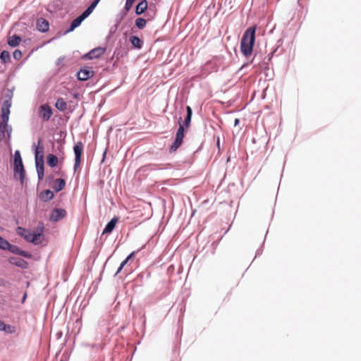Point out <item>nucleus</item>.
<instances>
[{
  "label": "nucleus",
  "mask_w": 361,
  "mask_h": 361,
  "mask_svg": "<svg viewBox=\"0 0 361 361\" xmlns=\"http://www.w3.org/2000/svg\"><path fill=\"white\" fill-rule=\"evenodd\" d=\"M257 26L249 27L243 34L240 39V49L241 54L246 58L250 57L254 51L256 39Z\"/></svg>",
  "instance_id": "f257e3e1"
},
{
  "label": "nucleus",
  "mask_w": 361,
  "mask_h": 361,
  "mask_svg": "<svg viewBox=\"0 0 361 361\" xmlns=\"http://www.w3.org/2000/svg\"><path fill=\"white\" fill-rule=\"evenodd\" d=\"M17 233L27 242L32 243L35 245L40 243V241H38V238L42 235L41 233L32 232L31 231L21 226H18L17 228Z\"/></svg>",
  "instance_id": "f03ea898"
},
{
  "label": "nucleus",
  "mask_w": 361,
  "mask_h": 361,
  "mask_svg": "<svg viewBox=\"0 0 361 361\" xmlns=\"http://www.w3.org/2000/svg\"><path fill=\"white\" fill-rule=\"evenodd\" d=\"M184 137V126L183 124L181 123V118L179 121V126L178 128V130L176 132V139L174 142L172 143V145L170 147V152H175L182 144L183 139Z\"/></svg>",
  "instance_id": "7ed1b4c3"
},
{
  "label": "nucleus",
  "mask_w": 361,
  "mask_h": 361,
  "mask_svg": "<svg viewBox=\"0 0 361 361\" xmlns=\"http://www.w3.org/2000/svg\"><path fill=\"white\" fill-rule=\"evenodd\" d=\"M82 150H83L82 143L81 142H78L73 148V151H74V154H75V163H74V166H73L74 171H76V170L78 169V168L80 164V159H81Z\"/></svg>",
  "instance_id": "20e7f679"
},
{
  "label": "nucleus",
  "mask_w": 361,
  "mask_h": 361,
  "mask_svg": "<svg viewBox=\"0 0 361 361\" xmlns=\"http://www.w3.org/2000/svg\"><path fill=\"white\" fill-rule=\"evenodd\" d=\"M94 75V71L91 67L85 66L81 68L77 73L78 79L80 81H85Z\"/></svg>",
  "instance_id": "39448f33"
},
{
  "label": "nucleus",
  "mask_w": 361,
  "mask_h": 361,
  "mask_svg": "<svg viewBox=\"0 0 361 361\" xmlns=\"http://www.w3.org/2000/svg\"><path fill=\"white\" fill-rule=\"evenodd\" d=\"M12 128L8 125L0 124V141L7 140L10 141L11 138Z\"/></svg>",
  "instance_id": "423d86ee"
},
{
  "label": "nucleus",
  "mask_w": 361,
  "mask_h": 361,
  "mask_svg": "<svg viewBox=\"0 0 361 361\" xmlns=\"http://www.w3.org/2000/svg\"><path fill=\"white\" fill-rule=\"evenodd\" d=\"M106 51V49L103 47H97L91 51H90L88 53H87L83 57L87 58L90 60L98 59L102 55H103Z\"/></svg>",
  "instance_id": "0eeeda50"
},
{
  "label": "nucleus",
  "mask_w": 361,
  "mask_h": 361,
  "mask_svg": "<svg viewBox=\"0 0 361 361\" xmlns=\"http://www.w3.org/2000/svg\"><path fill=\"white\" fill-rule=\"evenodd\" d=\"M14 88L8 89L4 96V101L1 109L10 110L12 105Z\"/></svg>",
  "instance_id": "6e6552de"
},
{
  "label": "nucleus",
  "mask_w": 361,
  "mask_h": 361,
  "mask_svg": "<svg viewBox=\"0 0 361 361\" xmlns=\"http://www.w3.org/2000/svg\"><path fill=\"white\" fill-rule=\"evenodd\" d=\"M13 173L15 178H17L18 176L19 180L20 183L23 185L25 181V173L23 164H14L13 165Z\"/></svg>",
  "instance_id": "1a4fd4ad"
},
{
  "label": "nucleus",
  "mask_w": 361,
  "mask_h": 361,
  "mask_svg": "<svg viewBox=\"0 0 361 361\" xmlns=\"http://www.w3.org/2000/svg\"><path fill=\"white\" fill-rule=\"evenodd\" d=\"M40 114L42 118L47 121L51 117L53 111L51 108L48 104H45L40 106Z\"/></svg>",
  "instance_id": "9d476101"
},
{
  "label": "nucleus",
  "mask_w": 361,
  "mask_h": 361,
  "mask_svg": "<svg viewBox=\"0 0 361 361\" xmlns=\"http://www.w3.org/2000/svg\"><path fill=\"white\" fill-rule=\"evenodd\" d=\"M66 211L63 209H56L50 214V221L56 222L65 217Z\"/></svg>",
  "instance_id": "9b49d317"
},
{
  "label": "nucleus",
  "mask_w": 361,
  "mask_h": 361,
  "mask_svg": "<svg viewBox=\"0 0 361 361\" xmlns=\"http://www.w3.org/2000/svg\"><path fill=\"white\" fill-rule=\"evenodd\" d=\"M8 262L10 264L22 269H27L28 267V263L23 259L19 257H10Z\"/></svg>",
  "instance_id": "f8f14e48"
},
{
  "label": "nucleus",
  "mask_w": 361,
  "mask_h": 361,
  "mask_svg": "<svg viewBox=\"0 0 361 361\" xmlns=\"http://www.w3.org/2000/svg\"><path fill=\"white\" fill-rule=\"evenodd\" d=\"M37 28L39 32H42V33L47 32L49 28V23L44 18H39L37 20Z\"/></svg>",
  "instance_id": "ddd939ff"
},
{
  "label": "nucleus",
  "mask_w": 361,
  "mask_h": 361,
  "mask_svg": "<svg viewBox=\"0 0 361 361\" xmlns=\"http://www.w3.org/2000/svg\"><path fill=\"white\" fill-rule=\"evenodd\" d=\"M11 252L18 255L20 256L26 257V258H30L31 254L28 252L20 250L18 246L16 245H9V247L8 249Z\"/></svg>",
  "instance_id": "4468645a"
},
{
  "label": "nucleus",
  "mask_w": 361,
  "mask_h": 361,
  "mask_svg": "<svg viewBox=\"0 0 361 361\" xmlns=\"http://www.w3.org/2000/svg\"><path fill=\"white\" fill-rule=\"evenodd\" d=\"M118 221V218L116 216H114L113 219H111V220L107 223L105 228H104L102 234L111 233L114 229Z\"/></svg>",
  "instance_id": "2eb2a0df"
},
{
  "label": "nucleus",
  "mask_w": 361,
  "mask_h": 361,
  "mask_svg": "<svg viewBox=\"0 0 361 361\" xmlns=\"http://www.w3.org/2000/svg\"><path fill=\"white\" fill-rule=\"evenodd\" d=\"M83 20H85V19L80 15L78 16L71 22V25L69 28L66 30V33H68L73 31L75 28L80 25Z\"/></svg>",
  "instance_id": "dca6fc26"
},
{
  "label": "nucleus",
  "mask_w": 361,
  "mask_h": 361,
  "mask_svg": "<svg viewBox=\"0 0 361 361\" xmlns=\"http://www.w3.org/2000/svg\"><path fill=\"white\" fill-rule=\"evenodd\" d=\"M66 182L63 178H57L54 180L53 189L56 192H60L65 187Z\"/></svg>",
  "instance_id": "f3484780"
},
{
  "label": "nucleus",
  "mask_w": 361,
  "mask_h": 361,
  "mask_svg": "<svg viewBox=\"0 0 361 361\" xmlns=\"http://www.w3.org/2000/svg\"><path fill=\"white\" fill-rule=\"evenodd\" d=\"M147 9V0H142L140 2L135 8L136 15L142 14Z\"/></svg>",
  "instance_id": "a211bd4d"
},
{
  "label": "nucleus",
  "mask_w": 361,
  "mask_h": 361,
  "mask_svg": "<svg viewBox=\"0 0 361 361\" xmlns=\"http://www.w3.org/2000/svg\"><path fill=\"white\" fill-rule=\"evenodd\" d=\"M54 197V193L50 190H46L39 195V198L44 202H49Z\"/></svg>",
  "instance_id": "6ab92c4d"
},
{
  "label": "nucleus",
  "mask_w": 361,
  "mask_h": 361,
  "mask_svg": "<svg viewBox=\"0 0 361 361\" xmlns=\"http://www.w3.org/2000/svg\"><path fill=\"white\" fill-rule=\"evenodd\" d=\"M21 42V37L18 35H13L8 39V44L11 47H16Z\"/></svg>",
  "instance_id": "aec40b11"
},
{
  "label": "nucleus",
  "mask_w": 361,
  "mask_h": 361,
  "mask_svg": "<svg viewBox=\"0 0 361 361\" xmlns=\"http://www.w3.org/2000/svg\"><path fill=\"white\" fill-rule=\"evenodd\" d=\"M43 147H41V150H38V146L36 147L35 152V165H38L44 164L43 161V154H42Z\"/></svg>",
  "instance_id": "412c9836"
},
{
  "label": "nucleus",
  "mask_w": 361,
  "mask_h": 361,
  "mask_svg": "<svg viewBox=\"0 0 361 361\" xmlns=\"http://www.w3.org/2000/svg\"><path fill=\"white\" fill-rule=\"evenodd\" d=\"M130 42L131 44L137 49H140L142 47V40L137 36H132L130 38Z\"/></svg>",
  "instance_id": "4be33fe9"
},
{
  "label": "nucleus",
  "mask_w": 361,
  "mask_h": 361,
  "mask_svg": "<svg viewBox=\"0 0 361 361\" xmlns=\"http://www.w3.org/2000/svg\"><path fill=\"white\" fill-rule=\"evenodd\" d=\"M57 163H58V157L56 155L49 154L47 156V164L50 167H51V168L55 167L57 165Z\"/></svg>",
  "instance_id": "5701e85b"
},
{
  "label": "nucleus",
  "mask_w": 361,
  "mask_h": 361,
  "mask_svg": "<svg viewBox=\"0 0 361 361\" xmlns=\"http://www.w3.org/2000/svg\"><path fill=\"white\" fill-rule=\"evenodd\" d=\"M55 106L58 110L63 111L66 109L67 104L63 99L59 98L56 102Z\"/></svg>",
  "instance_id": "b1692460"
},
{
  "label": "nucleus",
  "mask_w": 361,
  "mask_h": 361,
  "mask_svg": "<svg viewBox=\"0 0 361 361\" xmlns=\"http://www.w3.org/2000/svg\"><path fill=\"white\" fill-rule=\"evenodd\" d=\"M9 114L10 110L1 109L2 121L0 123V124H3L4 126L8 125V122L9 120Z\"/></svg>",
  "instance_id": "393cba45"
},
{
  "label": "nucleus",
  "mask_w": 361,
  "mask_h": 361,
  "mask_svg": "<svg viewBox=\"0 0 361 361\" xmlns=\"http://www.w3.org/2000/svg\"><path fill=\"white\" fill-rule=\"evenodd\" d=\"M35 167H36L38 180H43L44 172V164L41 163L40 164L35 165Z\"/></svg>",
  "instance_id": "a878e982"
},
{
  "label": "nucleus",
  "mask_w": 361,
  "mask_h": 361,
  "mask_svg": "<svg viewBox=\"0 0 361 361\" xmlns=\"http://www.w3.org/2000/svg\"><path fill=\"white\" fill-rule=\"evenodd\" d=\"M186 112H187V114H186V117L185 118V125L186 126H189V125L191 122L192 116V110L190 106H186Z\"/></svg>",
  "instance_id": "bb28decb"
},
{
  "label": "nucleus",
  "mask_w": 361,
  "mask_h": 361,
  "mask_svg": "<svg viewBox=\"0 0 361 361\" xmlns=\"http://www.w3.org/2000/svg\"><path fill=\"white\" fill-rule=\"evenodd\" d=\"M0 59L3 63H8L11 60V55L8 51L4 50L0 54Z\"/></svg>",
  "instance_id": "cd10ccee"
},
{
  "label": "nucleus",
  "mask_w": 361,
  "mask_h": 361,
  "mask_svg": "<svg viewBox=\"0 0 361 361\" xmlns=\"http://www.w3.org/2000/svg\"><path fill=\"white\" fill-rule=\"evenodd\" d=\"M0 331L12 334L15 330L13 326H11L10 325H5L4 322L0 321Z\"/></svg>",
  "instance_id": "c85d7f7f"
},
{
  "label": "nucleus",
  "mask_w": 361,
  "mask_h": 361,
  "mask_svg": "<svg viewBox=\"0 0 361 361\" xmlns=\"http://www.w3.org/2000/svg\"><path fill=\"white\" fill-rule=\"evenodd\" d=\"M146 23H147L146 20L142 18H138L135 20V25H136L137 27L139 28L140 30L145 28V27L146 26Z\"/></svg>",
  "instance_id": "c756f323"
},
{
  "label": "nucleus",
  "mask_w": 361,
  "mask_h": 361,
  "mask_svg": "<svg viewBox=\"0 0 361 361\" xmlns=\"http://www.w3.org/2000/svg\"><path fill=\"white\" fill-rule=\"evenodd\" d=\"M14 164H23L20 152L19 150H16L14 153L13 165Z\"/></svg>",
  "instance_id": "7c9ffc66"
},
{
  "label": "nucleus",
  "mask_w": 361,
  "mask_h": 361,
  "mask_svg": "<svg viewBox=\"0 0 361 361\" xmlns=\"http://www.w3.org/2000/svg\"><path fill=\"white\" fill-rule=\"evenodd\" d=\"M94 9V8L93 6L90 5L86 8V10L82 14H80V16L85 20L92 13Z\"/></svg>",
  "instance_id": "2f4dec72"
},
{
  "label": "nucleus",
  "mask_w": 361,
  "mask_h": 361,
  "mask_svg": "<svg viewBox=\"0 0 361 361\" xmlns=\"http://www.w3.org/2000/svg\"><path fill=\"white\" fill-rule=\"evenodd\" d=\"M9 245L10 243L6 240L0 236V249L8 250Z\"/></svg>",
  "instance_id": "473e14b6"
},
{
  "label": "nucleus",
  "mask_w": 361,
  "mask_h": 361,
  "mask_svg": "<svg viewBox=\"0 0 361 361\" xmlns=\"http://www.w3.org/2000/svg\"><path fill=\"white\" fill-rule=\"evenodd\" d=\"M9 245L10 243L6 240L0 236V249L8 250Z\"/></svg>",
  "instance_id": "72a5a7b5"
},
{
  "label": "nucleus",
  "mask_w": 361,
  "mask_h": 361,
  "mask_svg": "<svg viewBox=\"0 0 361 361\" xmlns=\"http://www.w3.org/2000/svg\"><path fill=\"white\" fill-rule=\"evenodd\" d=\"M271 57H272L271 56L268 55L267 56V61H263L261 64V67H262V68L264 69V72H266L267 71H269V61H271Z\"/></svg>",
  "instance_id": "f704fd0d"
},
{
  "label": "nucleus",
  "mask_w": 361,
  "mask_h": 361,
  "mask_svg": "<svg viewBox=\"0 0 361 361\" xmlns=\"http://www.w3.org/2000/svg\"><path fill=\"white\" fill-rule=\"evenodd\" d=\"M257 54L255 53L254 56L252 57V59L250 60V61H248L247 62H245L240 67V70H243L245 67H246L247 66H248L249 64L252 63H254L255 61L257 59Z\"/></svg>",
  "instance_id": "c9c22d12"
},
{
  "label": "nucleus",
  "mask_w": 361,
  "mask_h": 361,
  "mask_svg": "<svg viewBox=\"0 0 361 361\" xmlns=\"http://www.w3.org/2000/svg\"><path fill=\"white\" fill-rule=\"evenodd\" d=\"M13 56L16 60H18L22 57V52L19 49H16L13 53Z\"/></svg>",
  "instance_id": "e433bc0d"
},
{
  "label": "nucleus",
  "mask_w": 361,
  "mask_h": 361,
  "mask_svg": "<svg viewBox=\"0 0 361 361\" xmlns=\"http://www.w3.org/2000/svg\"><path fill=\"white\" fill-rule=\"evenodd\" d=\"M135 0H126L125 9L129 11Z\"/></svg>",
  "instance_id": "4c0bfd02"
},
{
  "label": "nucleus",
  "mask_w": 361,
  "mask_h": 361,
  "mask_svg": "<svg viewBox=\"0 0 361 361\" xmlns=\"http://www.w3.org/2000/svg\"><path fill=\"white\" fill-rule=\"evenodd\" d=\"M227 94L228 96L234 95V96H238V92H235L234 89H229L227 90Z\"/></svg>",
  "instance_id": "58836bf2"
},
{
  "label": "nucleus",
  "mask_w": 361,
  "mask_h": 361,
  "mask_svg": "<svg viewBox=\"0 0 361 361\" xmlns=\"http://www.w3.org/2000/svg\"><path fill=\"white\" fill-rule=\"evenodd\" d=\"M264 238H266V235L264 236ZM264 240H265V239H264ZM263 243H264V241H263ZM262 245H264V244H262ZM262 246L263 245H262L259 248H258L257 250L255 258H256L257 256H259V255H262Z\"/></svg>",
  "instance_id": "ea45409f"
},
{
  "label": "nucleus",
  "mask_w": 361,
  "mask_h": 361,
  "mask_svg": "<svg viewBox=\"0 0 361 361\" xmlns=\"http://www.w3.org/2000/svg\"><path fill=\"white\" fill-rule=\"evenodd\" d=\"M264 75H265L266 80H271L273 79V73L269 74L268 72H264Z\"/></svg>",
  "instance_id": "a19ab883"
},
{
  "label": "nucleus",
  "mask_w": 361,
  "mask_h": 361,
  "mask_svg": "<svg viewBox=\"0 0 361 361\" xmlns=\"http://www.w3.org/2000/svg\"><path fill=\"white\" fill-rule=\"evenodd\" d=\"M101 0H94L92 3L90 4V6H93L94 8L98 5Z\"/></svg>",
  "instance_id": "79ce46f5"
},
{
  "label": "nucleus",
  "mask_w": 361,
  "mask_h": 361,
  "mask_svg": "<svg viewBox=\"0 0 361 361\" xmlns=\"http://www.w3.org/2000/svg\"><path fill=\"white\" fill-rule=\"evenodd\" d=\"M239 123H240V119L238 118H234V120H233V126L235 127H236L237 126L239 125Z\"/></svg>",
  "instance_id": "37998d69"
},
{
  "label": "nucleus",
  "mask_w": 361,
  "mask_h": 361,
  "mask_svg": "<svg viewBox=\"0 0 361 361\" xmlns=\"http://www.w3.org/2000/svg\"><path fill=\"white\" fill-rule=\"evenodd\" d=\"M235 102V99H229L226 102L227 107L231 106Z\"/></svg>",
  "instance_id": "c03bdc74"
},
{
  "label": "nucleus",
  "mask_w": 361,
  "mask_h": 361,
  "mask_svg": "<svg viewBox=\"0 0 361 361\" xmlns=\"http://www.w3.org/2000/svg\"><path fill=\"white\" fill-rule=\"evenodd\" d=\"M64 60V57L61 56L57 59L56 64L59 65Z\"/></svg>",
  "instance_id": "a18cd8bd"
},
{
  "label": "nucleus",
  "mask_w": 361,
  "mask_h": 361,
  "mask_svg": "<svg viewBox=\"0 0 361 361\" xmlns=\"http://www.w3.org/2000/svg\"><path fill=\"white\" fill-rule=\"evenodd\" d=\"M135 252H132L125 259L128 262V260L134 255Z\"/></svg>",
  "instance_id": "49530a36"
},
{
  "label": "nucleus",
  "mask_w": 361,
  "mask_h": 361,
  "mask_svg": "<svg viewBox=\"0 0 361 361\" xmlns=\"http://www.w3.org/2000/svg\"><path fill=\"white\" fill-rule=\"evenodd\" d=\"M127 261L126 259H124L120 264L119 267H121V269H123L124 267V266L127 264Z\"/></svg>",
  "instance_id": "de8ad7c7"
},
{
  "label": "nucleus",
  "mask_w": 361,
  "mask_h": 361,
  "mask_svg": "<svg viewBox=\"0 0 361 361\" xmlns=\"http://www.w3.org/2000/svg\"><path fill=\"white\" fill-rule=\"evenodd\" d=\"M127 261L126 259H124L120 264L119 267H121V269H123L124 267V266L127 264Z\"/></svg>",
  "instance_id": "09e8293b"
},
{
  "label": "nucleus",
  "mask_w": 361,
  "mask_h": 361,
  "mask_svg": "<svg viewBox=\"0 0 361 361\" xmlns=\"http://www.w3.org/2000/svg\"><path fill=\"white\" fill-rule=\"evenodd\" d=\"M122 269H121V267H119L118 268L117 271H116V274H115V276H116V275H117L118 273H120V272L121 271V270H122Z\"/></svg>",
  "instance_id": "8fccbe9b"
},
{
  "label": "nucleus",
  "mask_w": 361,
  "mask_h": 361,
  "mask_svg": "<svg viewBox=\"0 0 361 361\" xmlns=\"http://www.w3.org/2000/svg\"><path fill=\"white\" fill-rule=\"evenodd\" d=\"M26 297H27V293H25V294H24V295H23V300H23V302H24V301H25V300Z\"/></svg>",
  "instance_id": "3c124183"
},
{
  "label": "nucleus",
  "mask_w": 361,
  "mask_h": 361,
  "mask_svg": "<svg viewBox=\"0 0 361 361\" xmlns=\"http://www.w3.org/2000/svg\"><path fill=\"white\" fill-rule=\"evenodd\" d=\"M217 147L219 149V139H218V140H217Z\"/></svg>",
  "instance_id": "603ef678"
},
{
  "label": "nucleus",
  "mask_w": 361,
  "mask_h": 361,
  "mask_svg": "<svg viewBox=\"0 0 361 361\" xmlns=\"http://www.w3.org/2000/svg\"><path fill=\"white\" fill-rule=\"evenodd\" d=\"M230 227H231V226H229L228 227H227V229H226L227 233L229 231V230H230Z\"/></svg>",
  "instance_id": "864d4df0"
},
{
  "label": "nucleus",
  "mask_w": 361,
  "mask_h": 361,
  "mask_svg": "<svg viewBox=\"0 0 361 361\" xmlns=\"http://www.w3.org/2000/svg\"><path fill=\"white\" fill-rule=\"evenodd\" d=\"M226 114H232V112L231 111H226Z\"/></svg>",
  "instance_id": "5fc2aeb1"
},
{
  "label": "nucleus",
  "mask_w": 361,
  "mask_h": 361,
  "mask_svg": "<svg viewBox=\"0 0 361 361\" xmlns=\"http://www.w3.org/2000/svg\"><path fill=\"white\" fill-rule=\"evenodd\" d=\"M230 161V157H227V163Z\"/></svg>",
  "instance_id": "6e6d98bb"
},
{
  "label": "nucleus",
  "mask_w": 361,
  "mask_h": 361,
  "mask_svg": "<svg viewBox=\"0 0 361 361\" xmlns=\"http://www.w3.org/2000/svg\"><path fill=\"white\" fill-rule=\"evenodd\" d=\"M40 143H41V140H39V141H38V145H40Z\"/></svg>",
  "instance_id": "4d7b16f0"
},
{
  "label": "nucleus",
  "mask_w": 361,
  "mask_h": 361,
  "mask_svg": "<svg viewBox=\"0 0 361 361\" xmlns=\"http://www.w3.org/2000/svg\"><path fill=\"white\" fill-rule=\"evenodd\" d=\"M230 39V37H227L226 40L228 41Z\"/></svg>",
  "instance_id": "13d9d810"
},
{
  "label": "nucleus",
  "mask_w": 361,
  "mask_h": 361,
  "mask_svg": "<svg viewBox=\"0 0 361 361\" xmlns=\"http://www.w3.org/2000/svg\"><path fill=\"white\" fill-rule=\"evenodd\" d=\"M60 361H64L63 360H61Z\"/></svg>",
  "instance_id": "bf43d9fd"
}]
</instances>
